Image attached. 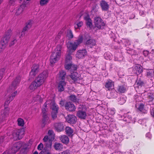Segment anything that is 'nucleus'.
I'll return each instance as SVG.
<instances>
[{
	"label": "nucleus",
	"instance_id": "79ce46f5",
	"mask_svg": "<svg viewBox=\"0 0 154 154\" xmlns=\"http://www.w3.org/2000/svg\"><path fill=\"white\" fill-rule=\"evenodd\" d=\"M18 134H19V133L18 132L17 130L14 131L12 133V135L14 139L15 140H18Z\"/></svg>",
	"mask_w": 154,
	"mask_h": 154
},
{
	"label": "nucleus",
	"instance_id": "c85d7f7f",
	"mask_svg": "<svg viewBox=\"0 0 154 154\" xmlns=\"http://www.w3.org/2000/svg\"><path fill=\"white\" fill-rule=\"evenodd\" d=\"M10 37L11 36L10 34L6 35L2 38L1 41L7 44Z\"/></svg>",
	"mask_w": 154,
	"mask_h": 154
},
{
	"label": "nucleus",
	"instance_id": "bf43d9fd",
	"mask_svg": "<svg viewBox=\"0 0 154 154\" xmlns=\"http://www.w3.org/2000/svg\"><path fill=\"white\" fill-rule=\"evenodd\" d=\"M43 147V144L42 143H40L38 146L37 149L38 150H41L42 149Z\"/></svg>",
	"mask_w": 154,
	"mask_h": 154
},
{
	"label": "nucleus",
	"instance_id": "f03ea898",
	"mask_svg": "<svg viewBox=\"0 0 154 154\" xmlns=\"http://www.w3.org/2000/svg\"><path fill=\"white\" fill-rule=\"evenodd\" d=\"M48 76V73L47 71H44L39 75L35 80L36 82H37L38 85L41 86L44 83Z\"/></svg>",
	"mask_w": 154,
	"mask_h": 154
},
{
	"label": "nucleus",
	"instance_id": "8fccbe9b",
	"mask_svg": "<svg viewBox=\"0 0 154 154\" xmlns=\"http://www.w3.org/2000/svg\"><path fill=\"white\" fill-rule=\"evenodd\" d=\"M48 0H41L40 2L41 6H43L47 4L48 2Z\"/></svg>",
	"mask_w": 154,
	"mask_h": 154
},
{
	"label": "nucleus",
	"instance_id": "f3484780",
	"mask_svg": "<svg viewBox=\"0 0 154 154\" xmlns=\"http://www.w3.org/2000/svg\"><path fill=\"white\" fill-rule=\"evenodd\" d=\"M70 76L75 82H78L79 81V75L76 72H73L71 73Z\"/></svg>",
	"mask_w": 154,
	"mask_h": 154
},
{
	"label": "nucleus",
	"instance_id": "6e6d98bb",
	"mask_svg": "<svg viewBox=\"0 0 154 154\" xmlns=\"http://www.w3.org/2000/svg\"><path fill=\"white\" fill-rule=\"evenodd\" d=\"M17 93V91H16L13 93L11 94V96H9V98H10L11 100H13V98L15 97V95Z\"/></svg>",
	"mask_w": 154,
	"mask_h": 154
},
{
	"label": "nucleus",
	"instance_id": "09e8293b",
	"mask_svg": "<svg viewBox=\"0 0 154 154\" xmlns=\"http://www.w3.org/2000/svg\"><path fill=\"white\" fill-rule=\"evenodd\" d=\"M136 82L137 83V85L139 86H142L144 84L143 82L140 79H137Z\"/></svg>",
	"mask_w": 154,
	"mask_h": 154
},
{
	"label": "nucleus",
	"instance_id": "4468645a",
	"mask_svg": "<svg viewBox=\"0 0 154 154\" xmlns=\"http://www.w3.org/2000/svg\"><path fill=\"white\" fill-rule=\"evenodd\" d=\"M54 127L57 132H60L63 131L64 126L61 123H57L54 124Z\"/></svg>",
	"mask_w": 154,
	"mask_h": 154
},
{
	"label": "nucleus",
	"instance_id": "37998d69",
	"mask_svg": "<svg viewBox=\"0 0 154 154\" xmlns=\"http://www.w3.org/2000/svg\"><path fill=\"white\" fill-rule=\"evenodd\" d=\"M9 110L6 109V108H5V109L3 111V114H2L1 116H2V117H5H5L9 114Z\"/></svg>",
	"mask_w": 154,
	"mask_h": 154
},
{
	"label": "nucleus",
	"instance_id": "5701e85b",
	"mask_svg": "<svg viewBox=\"0 0 154 154\" xmlns=\"http://www.w3.org/2000/svg\"><path fill=\"white\" fill-rule=\"evenodd\" d=\"M60 140L63 143L67 144L69 142V139L67 136L66 135H62L60 137Z\"/></svg>",
	"mask_w": 154,
	"mask_h": 154
},
{
	"label": "nucleus",
	"instance_id": "ea45409f",
	"mask_svg": "<svg viewBox=\"0 0 154 154\" xmlns=\"http://www.w3.org/2000/svg\"><path fill=\"white\" fill-rule=\"evenodd\" d=\"M110 94L112 98H115L117 96V92L114 90L112 91L110 93Z\"/></svg>",
	"mask_w": 154,
	"mask_h": 154
},
{
	"label": "nucleus",
	"instance_id": "6e6552de",
	"mask_svg": "<svg viewBox=\"0 0 154 154\" xmlns=\"http://www.w3.org/2000/svg\"><path fill=\"white\" fill-rule=\"evenodd\" d=\"M51 122L48 114H42V126L44 127L46 125H48Z\"/></svg>",
	"mask_w": 154,
	"mask_h": 154
},
{
	"label": "nucleus",
	"instance_id": "2f4dec72",
	"mask_svg": "<svg viewBox=\"0 0 154 154\" xmlns=\"http://www.w3.org/2000/svg\"><path fill=\"white\" fill-rule=\"evenodd\" d=\"M126 101L125 97L123 96H121L119 99L118 101L119 104L122 105L124 104Z\"/></svg>",
	"mask_w": 154,
	"mask_h": 154
},
{
	"label": "nucleus",
	"instance_id": "69168bd1",
	"mask_svg": "<svg viewBox=\"0 0 154 154\" xmlns=\"http://www.w3.org/2000/svg\"><path fill=\"white\" fill-rule=\"evenodd\" d=\"M143 55L145 56H146L148 55V54H149V52L148 51H144L143 52Z\"/></svg>",
	"mask_w": 154,
	"mask_h": 154
},
{
	"label": "nucleus",
	"instance_id": "9b49d317",
	"mask_svg": "<svg viewBox=\"0 0 154 154\" xmlns=\"http://www.w3.org/2000/svg\"><path fill=\"white\" fill-rule=\"evenodd\" d=\"M66 119L68 123L72 124L75 123L77 120L76 117L73 115H68L66 117Z\"/></svg>",
	"mask_w": 154,
	"mask_h": 154
},
{
	"label": "nucleus",
	"instance_id": "2eb2a0df",
	"mask_svg": "<svg viewBox=\"0 0 154 154\" xmlns=\"http://www.w3.org/2000/svg\"><path fill=\"white\" fill-rule=\"evenodd\" d=\"M85 44L88 47L92 48L96 45V41L92 38L89 39L86 41Z\"/></svg>",
	"mask_w": 154,
	"mask_h": 154
},
{
	"label": "nucleus",
	"instance_id": "a18cd8bd",
	"mask_svg": "<svg viewBox=\"0 0 154 154\" xmlns=\"http://www.w3.org/2000/svg\"><path fill=\"white\" fill-rule=\"evenodd\" d=\"M23 145L22 146V148L21 149H24L27 151H28L29 145L25 143L22 142Z\"/></svg>",
	"mask_w": 154,
	"mask_h": 154
},
{
	"label": "nucleus",
	"instance_id": "4c0bfd02",
	"mask_svg": "<svg viewBox=\"0 0 154 154\" xmlns=\"http://www.w3.org/2000/svg\"><path fill=\"white\" fill-rule=\"evenodd\" d=\"M52 112H58V107L55 103H53L51 107Z\"/></svg>",
	"mask_w": 154,
	"mask_h": 154
},
{
	"label": "nucleus",
	"instance_id": "72a5a7b5",
	"mask_svg": "<svg viewBox=\"0 0 154 154\" xmlns=\"http://www.w3.org/2000/svg\"><path fill=\"white\" fill-rule=\"evenodd\" d=\"M135 107L138 110L141 111L143 109L144 105L143 103H137L136 104Z\"/></svg>",
	"mask_w": 154,
	"mask_h": 154
},
{
	"label": "nucleus",
	"instance_id": "c756f323",
	"mask_svg": "<svg viewBox=\"0 0 154 154\" xmlns=\"http://www.w3.org/2000/svg\"><path fill=\"white\" fill-rule=\"evenodd\" d=\"M114 85V82L112 81H108L105 83V88L109 90L111 88L112 86Z\"/></svg>",
	"mask_w": 154,
	"mask_h": 154
},
{
	"label": "nucleus",
	"instance_id": "49530a36",
	"mask_svg": "<svg viewBox=\"0 0 154 154\" xmlns=\"http://www.w3.org/2000/svg\"><path fill=\"white\" fill-rule=\"evenodd\" d=\"M5 69L4 68H2L0 69V81L3 77Z\"/></svg>",
	"mask_w": 154,
	"mask_h": 154
},
{
	"label": "nucleus",
	"instance_id": "f8f14e48",
	"mask_svg": "<svg viewBox=\"0 0 154 154\" xmlns=\"http://www.w3.org/2000/svg\"><path fill=\"white\" fill-rule=\"evenodd\" d=\"M39 70V66L37 64H34L32 66L30 75L34 77L37 73Z\"/></svg>",
	"mask_w": 154,
	"mask_h": 154
},
{
	"label": "nucleus",
	"instance_id": "423d86ee",
	"mask_svg": "<svg viewBox=\"0 0 154 154\" xmlns=\"http://www.w3.org/2000/svg\"><path fill=\"white\" fill-rule=\"evenodd\" d=\"M83 106H84L83 105H80L79 108V110L77 113V116L79 118L82 119H85L86 116V112L83 110Z\"/></svg>",
	"mask_w": 154,
	"mask_h": 154
},
{
	"label": "nucleus",
	"instance_id": "bb28decb",
	"mask_svg": "<svg viewBox=\"0 0 154 154\" xmlns=\"http://www.w3.org/2000/svg\"><path fill=\"white\" fill-rule=\"evenodd\" d=\"M54 147L56 150H60L62 149L63 145L62 144L59 143H55L54 145Z\"/></svg>",
	"mask_w": 154,
	"mask_h": 154
},
{
	"label": "nucleus",
	"instance_id": "393cba45",
	"mask_svg": "<svg viewBox=\"0 0 154 154\" xmlns=\"http://www.w3.org/2000/svg\"><path fill=\"white\" fill-rule=\"evenodd\" d=\"M126 90V87L124 85L119 86L117 89L118 91L120 93H124Z\"/></svg>",
	"mask_w": 154,
	"mask_h": 154
},
{
	"label": "nucleus",
	"instance_id": "5fc2aeb1",
	"mask_svg": "<svg viewBox=\"0 0 154 154\" xmlns=\"http://www.w3.org/2000/svg\"><path fill=\"white\" fill-rule=\"evenodd\" d=\"M83 25V22L82 21L76 24V25L75 26V28H80Z\"/></svg>",
	"mask_w": 154,
	"mask_h": 154
},
{
	"label": "nucleus",
	"instance_id": "aec40b11",
	"mask_svg": "<svg viewBox=\"0 0 154 154\" xmlns=\"http://www.w3.org/2000/svg\"><path fill=\"white\" fill-rule=\"evenodd\" d=\"M65 131L67 135L69 137H71L73 135V130L70 127H66L65 128Z\"/></svg>",
	"mask_w": 154,
	"mask_h": 154
},
{
	"label": "nucleus",
	"instance_id": "39448f33",
	"mask_svg": "<svg viewBox=\"0 0 154 154\" xmlns=\"http://www.w3.org/2000/svg\"><path fill=\"white\" fill-rule=\"evenodd\" d=\"M94 23L96 27L99 29H103L105 26V24L103 20L99 17L94 18Z\"/></svg>",
	"mask_w": 154,
	"mask_h": 154
},
{
	"label": "nucleus",
	"instance_id": "6ab92c4d",
	"mask_svg": "<svg viewBox=\"0 0 154 154\" xmlns=\"http://www.w3.org/2000/svg\"><path fill=\"white\" fill-rule=\"evenodd\" d=\"M100 5L103 10L107 11L109 8V5L104 0H102L100 3Z\"/></svg>",
	"mask_w": 154,
	"mask_h": 154
},
{
	"label": "nucleus",
	"instance_id": "cd10ccee",
	"mask_svg": "<svg viewBox=\"0 0 154 154\" xmlns=\"http://www.w3.org/2000/svg\"><path fill=\"white\" fill-rule=\"evenodd\" d=\"M18 134V140L21 139L23 137L24 134V132L23 129L18 130H17Z\"/></svg>",
	"mask_w": 154,
	"mask_h": 154
},
{
	"label": "nucleus",
	"instance_id": "473e14b6",
	"mask_svg": "<svg viewBox=\"0 0 154 154\" xmlns=\"http://www.w3.org/2000/svg\"><path fill=\"white\" fill-rule=\"evenodd\" d=\"M148 98L149 104H151V102H152L154 101V95L151 93L149 94L148 96Z\"/></svg>",
	"mask_w": 154,
	"mask_h": 154
},
{
	"label": "nucleus",
	"instance_id": "774afa93",
	"mask_svg": "<svg viewBox=\"0 0 154 154\" xmlns=\"http://www.w3.org/2000/svg\"><path fill=\"white\" fill-rule=\"evenodd\" d=\"M60 36L59 35V34H58V35L57 36L55 37V41H57L58 40L60 39Z\"/></svg>",
	"mask_w": 154,
	"mask_h": 154
},
{
	"label": "nucleus",
	"instance_id": "052dcab7",
	"mask_svg": "<svg viewBox=\"0 0 154 154\" xmlns=\"http://www.w3.org/2000/svg\"><path fill=\"white\" fill-rule=\"evenodd\" d=\"M47 109L46 107L43 108L42 109V114H48L46 113L47 112Z\"/></svg>",
	"mask_w": 154,
	"mask_h": 154
},
{
	"label": "nucleus",
	"instance_id": "0eeeda50",
	"mask_svg": "<svg viewBox=\"0 0 154 154\" xmlns=\"http://www.w3.org/2000/svg\"><path fill=\"white\" fill-rule=\"evenodd\" d=\"M22 145L23 143L21 142H17L14 144L10 151L11 153L13 154L15 153L22 147Z\"/></svg>",
	"mask_w": 154,
	"mask_h": 154
},
{
	"label": "nucleus",
	"instance_id": "9d476101",
	"mask_svg": "<svg viewBox=\"0 0 154 154\" xmlns=\"http://www.w3.org/2000/svg\"><path fill=\"white\" fill-rule=\"evenodd\" d=\"M65 108L69 112L74 111L76 109L74 105L70 102H67L66 103Z\"/></svg>",
	"mask_w": 154,
	"mask_h": 154
},
{
	"label": "nucleus",
	"instance_id": "b1692460",
	"mask_svg": "<svg viewBox=\"0 0 154 154\" xmlns=\"http://www.w3.org/2000/svg\"><path fill=\"white\" fill-rule=\"evenodd\" d=\"M66 85V83L64 81H60L59 84L58 86V91L62 92L64 91V87Z\"/></svg>",
	"mask_w": 154,
	"mask_h": 154
},
{
	"label": "nucleus",
	"instance_id": "412c9836",
	"mask_svg": "<svg viewBox=\"0 0 154 154\" xmlns=\"http://www.w3.org/2000/svg\"><path fill=\"white\" fill-rule=\"evenodd\" d=\"M40 85H38V84L35 80L32 82L31 85L29 86V88L30 90L34 91L38 87L40 86Z\"/></svg>",
	"mask_w": 154,
	"mask_h": 154
},
{
	"label": "nucleus",
	"instance_id": "13d9d810",
	"mask_svg": "<svg viewBox=\"0 0 154 154\" xmlns=\"http://www.w3.org/2000/svg\"><path fill=\"white\" fill-rule=\"evenodd\" d=\"M50 140L51 139L49 138L48 136H45L44 138L43 139V140L44 142H47V141Z\"/></svg>",
	"mask_w": 154,
	"mask_h": 154
},
{
	"label": "nucleus",
	"instance_id": "58836bf2",
	"mask_svg": "<svg viewBox=\"0 0 154 154\" xmlns=\"http://www.w3.org/2000/svg\"><path fill=\"white\" fill-rule=\"evenodd\" d=\"M66 35L69 39H71L73 38V35L71 30H67Z\"/></svg>",
	"mask_w": 154,
	"mask_h": 154
},
{
	"label": "nucleus",
	"instance_id": "20e7f679",
	"mask_svg": "<svg viewBox=\"0 0 154 154\" xmlns=\"http://www.w3.org/2000/svg\"><path fill=\"white\" fill-rule=\"evenodd\" d=\"M21 78L20 76L16 77L9 87L8 90L9 92H11L15 90L20 82Z\"/></svg>",
	"mask_w": 154,
	"mask_h": 154
},
{
	"label": "nucleus",
	"instance_id": "0e129e2a",
	"mask_svg": "<svg viewBox=\"0 0 154 154\" xmlns=\"http://www.w3.org/2000/svg\"><path fill=\"white\" fill-rule=\"evenodd\" d=\"M61 154H70V153L69 150H66L62 152Z\"/></svg>",
	"mask_w": 154,
	"mask_h": 154
},
{
	"label": "nucleus",
	"instance_id": "864d4df0",
	"mask_svg": "<svg viewBox=\"0 0 154 154\" xmlns=\"http://www.w3.org/2000/svg\"><path fill=\"white\" fill-rule=\"evenodd\" d=\"M17 40L16 38H14V39L12 40L10 43L9 44V46L11 47V46L13 45L15 43H16L17 42Z\"/></svg>",
	"mask_w": 154,
	"mask_h": 154
},
{
	"label": "nucleus",
	"instance_id": "dca6fc26",
	"mask_svg": "<svg viewBox=\"0 0 154 154\" xmlns=\"http://www.w3.org/2000/svg\"><path fill=\"white\" fill-rule=\"evenodd\" d=\"M143 72V69L142 66L139 65H136L133 67V72L134 73L138 75L140 74Z\"/></svg>",
	"mask_w": 154,
	"mask_h": 154
},
{
	"label": "nucleus",
	"instance_id": "a211bd4d",
	"mask_svg": "<svg viewBox=\"0 0 154 154\" xmlns=\"http://www.w3.org/2000/svg\"><path fill=\"white\" fill-rule=\"evenodd\" d=\"M26 6V5L24 3H23L17 9L15 14H16L17 15H19L21 14L23 11Z\"/></svg>",
	"mask_w": 154,
	"mask_h": 154
},
{
	"label": "nucleus",
	"instance_id": "f704fd0d",
	"mask_svg": "<svg viewBox=\"0 0 154 154\" xmlns=\"http://www.w3.org/2000/svg\"><path fill=\"white\" fill-rule=\"evenodd\" d=\"M44 145L47 148L50 149L52 145V140H49L47 142H44Z\"/></svg>",
	"mask_w": 154,
	"mask_h": 154
},
{
	"label": "nucleus",
	"instance_id": "4d7b16f0",
	"mask_svg": "<svg viewBox=\"0 0 154 154\" xmlns=\"http://www.w3.org/2000/svg\"><path fill=\"white\" fill-rule=\"evenodd\" d=\"M28 151L24 149H21L19 154H27Z\"/></svg>",
	"mask_w": 154,
	"mask_h": 154
},
{
	"label": "nucleus",
	"instance_id": "a19ab883",
	"mask_svg": "<svg viewBox=\"0 0 154 154\" xmlns=\"http://www.w3.org/2000/svg\"><path fill=\"white\" fill-rule=\"evenodd\" d=\"M18 125L19 126H23L24 124V121L21 118L18 119H17Z\"/></svg>",
	"mask_w": 154,
	"mask_h": 154
},
{
	"label": "nucleus",
	"instance_id": "de8ad7c7",
	"mask_svg": "<svg viewBox=\"0 0 154 154\" xmlns=\"http://www.w3.org/2000/svg\"><path fill=\"white\" fill-rule=\"evenodd\" d=\"M12 100H11L10 98L9 97L7 99V100L5 101V103L4 106L5 108H6L7 107L8 105L10 103V101Z\"/></svg>",
	"mask_w": 154,
	"mask_h": 154
},
{
	"label": "nucleus",
	"instance_id": "e433bc0d",
	"mask_svg": "<svg viewBox=\"0 0 154 154\" xmlns=\"http://www.w3.org/2000/svg\"><path fill=\"white\" fill-rule=\"evenodd\" d=\"M72 57L71 56V55L68 54L66 56V59H65V62L66 63H72L71 62V60H72Z\"/></svg>",
	"mask_w": 154,
	"mask_h": 154
},
{
	"label": "nucleus",
	"instance_id": "4be33fe9",
	"mask_svg": "<svg viewBox=\"0 0 154 154\" xmlns=\"http://www.w3.org/2000/svg\"><path fill=\"white\" fill-rule=\"evenodd\" d=\"M84 19L86 21L87 26L91 28L92 26V21L89 16H88L85 17Z\"/></svg>",
	"mask_w": 154,
	"mask_h": 154
},
{
	"label": "nucleus",
	"instance_id": "7c9ffc66",
	"mask_svg": "<svg viewBox=\"0 0 154 154\" xmlns=\"http://www.w3.org/2000/svg\"><path fill=\"white\" fill-rule=\"evenodd\" d=\"M7 44L2 41L0 42V53L3 51L5 48Z\"/></svg>",
	"mask_w": 154,
	"mask_h": 154
},
{
	"label": "nucleus",
	"instance_id": "e2e57ef3",
	"mask_svg": "<svg viewBox=\"0 0 154 154\" xmlns=\"http://www.w3.org/2000/svg\"><path fill=\"white\" fill-rule=\"evenodd\" d=\"M15 0H9V3L10 5H14Z\"/></svg>",
	"mask_w": 154,
	"mask_h": 154
},
{
	"label": "nucleus",
	"instance_id": "ddd939ff",
	"mask_svg": "<svg viewBox=\"0 0 154 154\" xmlns=\"http://www.w3.org/2000/svg\"><path fill=\"white\" fill-rule=\"evenodd\" d=\"M32 25V21L31 20H29L26 23L25 26L23 28V30L21 32V36H23L25 35V32L27 31L31 27Z\"/></svg>",
	"mask_w": 154,
	"mask_h": 154
},
{
	"label": "nucleus",
	"instance_id": "f257e3e1",
	"mask_svg": "<svg viewBox=\"0 0 154 154\" xmlns=\"http://www.w3.org/2000/svg\"><path fill=\"white\" fill-rule=\"evenodd\" d=\"M63 43L58 45L51 56L50 63L53 65L56 63L60 59L61 56L62 45Z\"/></svg>",
	"mask_w": 154,
	"mask_h": 154
},
{
	"label": "nucleus",
	"instance_id": "338daca9",
	"mask_svg": "<svg viewBox=\"0 0 154 154\" xmlns=\"http://www.w3.org/2000/svg\"><path fill=\"white\" fill-rule=\"evenodd\" d=\"M150 112L151 116L154 118V108L151 110Z\"/></svg>",
	"mask_w": 154,
	"mask_h": 154
},
{
	"label": "nucleus",
	"instance_id": "7ed1b4c3",
	"mask_svg": "<svg viewBox=\"0 0 154 154\" xmlns=\"http://www.w3.org/2000/svg\"><path fill=\"white\" fill-rule=\"evenodd\" d=\"M83 38L82 36H80L77 40L73 42H70V45L69 46L68 45H67V47L70 49L75 51L77 48L78 45L82 43L83 41Z\"/></svg>",
	"mask_w": 154,
	"mask_h": 154
},
{
	"label": "nucleus",
	"instance_id": "603ef678",
	"mask_svg": "<svg viewBox=\"0 0 154 154\" xmlns=\"http://www.w3.org/2000/svg\"><path fill=\"white\" fill-rule=\"evenodd\" d=\"M98 7L96 4H94L92 7V11H94L95 12L98 11Z\"/></svg>",
	"mask_w": 154,
	"mask_h": 154
},
{
	"label": "nucleus",
	"instance_id": "1a4fd4ad",
	"mask_svg": "<svg viewBox=\"0 0 154 154\" xmlns=\"http://www.w3.org/2000/svg\"><path fill=\"white\" fill-rule=\"evenodd\" d=\"M87 52L86 49L78 50L76 54V57L79 59L82 58L87 55Z\"/></svg>",
	"mask_w": 154,
	"mask_h": 154
},
{
	"label": "nucleus",
	"instance_id": "c03bdc74",
	"mask_svg": "<svg viewBox=\"0 0 154 154\" xmlns=\"http://www.w3.org/2000/svg\"><path fill=\"white\" fill-rule=\"evenodd\" d=\"M72 64V63H66V64L65 65V68L66 69L68 70H69L70 69H71Z\"/></svg>",
	"mask_w": 154,
	"mask_h": 154
},
{
	"label": "nucleus",
	"instance_id": "680f3d73",
	"mask_svg": "<svg viewBox=\"0 0 154 154\" xmlns=\"http://www.w3.org/2000/svg\"><path fill=\"white\" fill-rule=\"evenodd\" d=\"M77 68V66L72 64L71 70L75 71L76 70Z\"/></svg>",
	"mask_w": 154,
	"mask_h": 154
},
{
	"label": "nucleus",
	"instance_id": "a878e982",
	"mask_svg": "<svg viewBox=\"0 0 154 154\" xmlns=\"http://www.w3.org/2000/svg\"><path fill=\"white\" fill-rule=\"evenodd\" d=\"M69 99L72 102L79 103V100L76 97L75 95L73 94L69 96Z\"/></svg>",
	"mask_w": 154,
	"mask_h": 154
},
{
	"label": "nucleus",
	"instance_id": "3c124183",
	"mask_svg": "<svg viewBox=\"0 0 154 154\" xmlns=\"http://www.w3.org/2000/svg\"><path fill=\"white\" fill-rule=\"evenodd\" d=\"M58 112H52L51 113L52 117L53 119H56L57 116V113Z\"/></svg>",
	"mask_w": 154,
	"mask_h": 154
},
{
	"label": "nucleus",
	"instance_id": "c9c22d12",
	"mask_svg": "<svg viewBox=\"0 0 154 154\" xmlns=\"http://www.w3.org/2000/svg\"><path fill=\"white\" fill-rule=\"evenodd\" d=\"M59 73L60 78V79L62 80H64L65 78V76L66 75V72L63 70H61L60 72Z\"/></svg>",
	"mask_w": 154,
	"mask_h": 154
}]
</instances>
